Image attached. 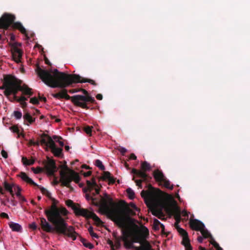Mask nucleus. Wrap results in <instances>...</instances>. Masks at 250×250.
Segmentation results:
<instances>
[{
	"instance_id": "aec40b11",
	"label": "nucleus",
	"mask_w": 250,
	"mask_h": 250,
	"mask_svg": "<svg viewBox=\"0 0 250 250\" xmlns=\"http://www.w3.org/2000/svg\"><path fill=\"white\" fill-rule=\"evenodd\" d=\"M19 176L23 181L27 183L34 186H39V185L35 183L32 179L29 178L25 172H21Z\"/></svg>"
},
{
	"instance_id": "393cba45",
	"label": "nucleus",
	"mask_w": 250,
	"mask_h": 250,
	"mask_svg": "<svg viewBox=\"0 0 250 250\" xmlns=\"http://www.w3.org/2000/svg\"><path fill=\"white\" fill-rule=\"evenodd\" d=\"M85 198L88 201H91L92 204L95 206H99L100 205V202L97 201L96 202H95L94 200L96 199V198L91 196L89 194H86Z\"/></svg>"
},
{
	"instance_id": "49530a36",
	"label": "nucleus",
	"mask_w": 250,
	"mask_h": 250,
	"mask_svg": "<svg viewBox=\"0 0 250 250\" xmlns=\"http://www.w3.org/2000/svg\"><path fill=\"white\" fill-rule=\"evenodd\" d=\"M30 103L33 104H39V100L36 97H33L30 99Z\"/></svg>"
},
{
	"instance_id": "a211bd4d",
	"label": "nucleus",
	"mask_w": 250,
	"mask_h": 250,
	"mask_svg": "<svg viewBox=\"0 0 250 250\" xmlns=\"http://www.w3.org/2000/svg\"><path fill=\"white\" fill-rule=\"evenodd\" d=\"M49 143L51 144V146L49 148L54 156L58 157H62V148L57 147L54 141L52 139H50Z\"/></svg>"
},
{
	"instance_id": "3c124183",
	"label": "nucleus",
	"mask_w": 250,
	"mask_h": 250,
	"mask_svg": "<svg viewBox=\"0 0 250 250\" xmlns=\"http://www.w3.org/2000/svg\"><path fill=\"white\" fill-rule=\"evenodd\" d=\"M11 128L14 132H16L18 134H19L20 130L18 127L16 126H12Z\"/></svg>"
},
{
	"instance_id": "603ef678",
	"label": "nucleus",
	"mask_w": 250,
	"mask_h": 250,
	"mask_svg": "<svg viewBox=\"0 0 250 250\" xmlns=\"http://www.w3.org/2000/svg\"><path fill=\"white\" fill-rule=\"evenodd\" d=\"M79 91H80V88H75L69 90L68 92L70 93H74Z\"/></svg>"
},
{
	"instance_id": "7ed1b4c3",
	"label": "nucleus",
	"mask_w": 250,
	"mask_h": 250,
	"mask_svg": "<svg viewBox=\"0 0 250 250\" xmlns=\"http://www.w3.org/2000/svg\"><path fill=\"white\" fill-rule=\"evenodd\" d=\"M35 71L42 81L52 88H65L73 83H78L87 82L94 85H97L93 80L83 78L79 75L59 72L57 69L53 72L52 70L43 69L37 65Z\"/></svg>"
},
{
	"instance_id": "1a4fd4ad",
	"label": "nucleus",
	"mask_w": 250,
	"mask_h": 250,
	"mask_svg": "<svg viewBox=\"0 0 250 250\" xmlns=\"http://www.w3.org/2000/svg\"><path fill=\"white\" fill-rule=\"evenodd\" d=\"M148 235V229L145 227H143L142 229H140L139 236H136L134 240V242L140 244V246L134 247L135 250H154L150 243L146 240Z\"/></svg>"
},
{
	"instance_id": "774afa93",
	"label": "nucleus",
	"mask_w": 250,
	"mask_h": 250,
	"mask_svg": "<svg viewBox=\"0 0 250 250\" xmlns=\"http://www.w3.org/2000/svg\"><path fill=\"white\" fill-rule=\"evenodd\" d=\"M203 238H204L203 236H198V238H197L198 241L199 243H202L203 241Z\"/></svg>"
},
{
	"instance_id": "0eeeda50",
	"label": "nucleus",
	"mask_w": 250,
	"mask_h": 250,
	"mask_svg": "<svg viewBox=\"0 0 250 250\" xmlns=\"http://www.w3.org/2000/svg\"><path fill=\"white\" fill-rule=\"evenodd\" d=\"M15 19V16L4 13L0 18V29H3L4 30L3 33L5 34V30H8L11 25L12 29L19 30L28 38L25 28L20 22H14Z\"/></svg>"
},
{
	"instance_id": "e433bc0d",
	"label": "nucleus",
	"mask_w": 250,
	"mask_h": 250,
	"mask_svg": "<svg viewBox=\"0 0 250 250\" xmlns=\"http://www.w3.org/2000/svg\"><path fill=\"white\" fill-rule=\"evenodd\" d=\"M93 128V126H90L87 125L83 128L84 131L88 135L92 136V129Z\"/></svg>"
},
{
	"instance_id": "cd10ccee",
	"label": "nucleus",
	"mask_w": 250,
	"mask_h": 250,
	"mask_svg": "<svg viewBox=\"0 0 250 250\" xmlns=\"http://www.w3.org/2000/svg\"><path fill=\"white\" fill-rule=\"evenodd\" d=\"M81 242L83 243V246L89 249H92L94 248V246L92 244L88 242L85 239L81 238Z\"/></svg>"
},
{
	"instance_id": "4d7b16f0",
	"label": "nucleus",
	"mask_w": 250,
	"mask_h": 250,
	"mask_svg": "<svg viewBox=\"0 0 250 250\" xmlns=\"http://www.w3.org/2000/svg\"><path fill=\"white\" fill-rule=\"evenodd\" d=\"M129 206H130L132 208H133L135 210H138V208L137 206L133 203H130L129 204Z\"/></svg>"
},
{
	"instance_id": "4c0bfd02",
	"label": "nucleus",
	"mask_w": 250,
	"mask_h": 250,
	"mask_svg": "<svg viewBox=\"0 0 250 250\" xmlns=\"http://www.w3.org/2000/svg\"><path fill=\"white\" fill-rule=\"evenodd\" d=\"M95 164L100 169L102 170H104V166L103 165L102 162L100 160H96L95 162Z\"/></svg>"
},
{
	"instance_id": "9b49d317",
	"label": "nucleus",
	"mask_w": 250,
	"mask_h": 250,
	"mask_svg": "<svg viewBox=\"0 0 250 250\" xmlns=\"http://www.w3.org/2000/svg\"><path fill=\"white\" fill-rule=\"evenodd\" d=\"M73 211L76 216H81L87 219H92L97 226L103 224V222L93 212L89 211L87 209L81 208L80 205H78L77 207L73 208Z\"/></svg>"
},
{
	"instance_id": "8fccbe9b",
	"label": "nucleus",
	"mask_w": 250,
	"mask_h": 250,
	"mask_svg": "<svg viewBox=\"0 0 250 250\" xmlns=\"http://www.w3.org/2000/svg\"><path fill=\"white\" fill-rule=\"evenodd\" d=\"M119 151L121 152V153L123 155H125V153L127 151V150L123 147H120L119 149H118Z\"/></svg>"
},
{
	"instance_id": "2f4dec72",
	"label": "nucleus",
	"mask_w": 250,
	"mask_h": 250,
	"mask_svg": "<svg viewBox=\"0 0 250 250\" xmlns=\"http://www.w3.org/2000/svg\"><path fill=\"white\" fill-rule=\"evenodd\" d=\"M37 187L40 189L41 191L42 192V194H45L47 197L51 199V194L47 190H46L43 187H41L39 185V186H37Z\"/></svg>"
},
{
	"instance_id": "58836bf2",
	"label": "nucleus",
	"mask_w": 250,
	"mask_h": 250,
	"mask_svg": "<svg viewBox=\"0 0 250 250\" xmlns=\"http://www.w3.org/2000/svg\"><path fill=\"white\" fill-rule=\"evenodd\" d=\"M122 240V237H115V246L117 249H119L121 247V241Z\"/></svg>"
},
{
	"instance_id": "b1692460",
	"label": "nucleus",
	"mask_w": 250,
	"mask_h": 250,
	"mask_svg": "<svg viewBox=\"0 0 250 250\" xmlns=\"http://www.w3.org/2000/svg\"><path fill=\"white\" fill-rule=\"evenodd\" d=\"M80 91H82L83 94L84 95H83V96H85L86 97H90V98H91L92 99V100H93V101H87L85 102V104L86 105H87V103L88 102L89 103H96V101L94 99V98L92 97H91V96H90L88 93V92L84 89H83V88H80Z\"/></svg>"
},
{
	"instance_id": "ddd939ff",
	"label": "nucleus",
	"mask_w": 250,
	"mask_h": 250,
	"mask_svg": "<svg viewBox=\"0 0 250 250\" xmlns=\"http://www.w3.org/2000/svg\"><path fill=\"white\" fill-rule=\"evenodd\" d=\"M165 208L168 214L174 216L175 222H177V224H179L181 220L180 208L176 204L172 205L167 203L165 206Z\"/></svg>"
},
{
	"instance_id": "e2e57ef3",
	"label": "nucleus",
	"mask_w": 250,
	"mask_h": 250,
	"mask_svg": "<svg viewBox=\"0 0 250 250\" xmlns=\"http://www.w3.org/2000/svg\"><path fill=\"white\" fill-rule=\"evenodd\" d=\"M181 214L185 217H188V212L186 210H183L182 212L181 211Z\"/></svg>"
},
{
	"instance_id": "2eb2a0df",
	"label": "nucleus",
	"mask_w": 250,
	"mask_h": 250,
	"mask_svg": "<svg viewBox=\"0 0 250 250\" xmlns=\"http://www.w3.org/2000/svg\"><path fill=\"white\" fill-rule=\"evenodd\" d=\"M44 168L47 174L50 176L53 175L57 169L55 161L53 159L47 157V161L44 162Z\"/></svg>"
},
{
	"instance_id": "72a5a7b5",
	"label": "nucleus",
	"mask_w": 250,
	"mask_h": 250,
	"mask_svg": "<svg viewBox=\"0 0 250 250\" xmlns=\"http://www.w3.org/2000/svg\"><path fill=\"white\" fill-rule=\"evenodd\" d=\"M126 193L128 195V198L130 199H133L135 197V193L134 191L130 188H128L126 189Z\"/></svg>"
},
{
	"instance_id": "7c9ffc66",
	"label": "nucleus",
	"mask_w": 250,
	"mask_h": 250,
	"mask_svg": "<svg viewBox=\"0 0 250 250\" xmlns=\"http://www.w3.org/2000/svg\"><path fill=\"white\" fill-rule=\"evenodd\" d=\"M161 183H163L164 187L167 188L172 189L173 188V185H170V182L166 178Z\"/></svg>"
},
{
	"instance_id": "c756f323",
	"label": "nucleus",
	"mask_w": 250,
	"mask_h": 250,
	"mask_svg": "<svg viewBox=\"0 0 250 250\" xmlns=\"http://www.w3.org/2000/svg\"><path fill=\"white\" fill-rule=\"evenodd\" d=\"M23 119L28 121L30 124H32L35 121V118H33L30 114L28 113H26L23 115Z\"/></svg>"
},
{
	"instance_id": "bb28decb",
	"label": "nucleus",
	"mask_w": 250,
	"mask_h": 250,
	"mask_svg": "<svg viewBox=\"0 0 250 250\" xmlns=\"http://www.w3.org/2000/svg\"><path fill=\"white\" fill-rule=\"evenodd\" d=\"M86 183L88 188V189L90 190H91V189H92L93 188H95L97 186L95 180L94 178L92 179V182L87 180L86 181Z\"/></svg>"
},
{
	"instance_id": "09e8293b",
	"label": "nucleus",
	"mask_w": 250,
	"mask_h": 250,
	"mask_svg": "<svg viewBox=\"0 0 250 250\" xmlns=\"http://www.w3.org/2000/svg\"><path fill=\"white\" fill-rule=\"evenodd\" d=\"M16 189H17V191L16 193V195L17 197H19L20 196H21V188L20 187H19V186H16L15 188V190Z\"/></svg>"
},
{
	"instance_id": "9d476101",
	"label": "nucleus",
	"mask_w": 250,
	"mask_h": 250,
	"mask_svg": "<svg viewBox=\"0 0 250 250\" xmlns=\"http://www.w3.org/2000/svg\"><path fill=\"white\" fill-rule=\"evenodd\" d=\"M141 168L142 170H139L135 168H133L131 171V173L135 175L138 177L141 178V179L140 180H135L134 177H133L132 178V180L135 181L136 186H137L140 188H143L142 185V182H146L147 181V178L149 177V176L146 173V172L150 170L151 167L149 163L146 161H145L142 163Z\"/></svg>"
},
{
	"instance_id": "f03ea898",
	"label": "nucleus",
	"mask_w": 250,
	"mask_h": 250,
	"mask_svg": "<svg viewBox=\"0 0 250 250\" xmlns=\"http://www.w3.org/2000/svg\"><path fill=\"white\" fill-rule=\"evenodd\" d=\"M103 200L102 208L107 216L113 221L119 228H132L136 225L134 220L130 217L135 213L124 201L119 203L114 202L108 195Z\"/></svg>"
},
{
	"instance_id": "680f3d73",
	"label": "nucleus",
	"mask_w": 250,
	"mask_h": 250,
	"mask_svg": "<svg viewBox=\"0 0 250 250\" xmlns=\"http://www.w3.org/2000/svg\"><path fill=\"white\" fill-rule=\"evenodd\" d=\"M18 197L19 198V199L22 201V202H25L26 201V199L22 195Z\"/></svg>"
},
{
	"instance_id": "de8ad7c7",
	"label": "nucleus",
	"mask_w": 250,
	"mask_h": 250,
	"mask_svg": "<svg viewBox=\"0 0 250 250\" xmlns=\"http://www.w3.org/2000/svg\"><path fill=\"white\" fill-rule=\"evenodd\" d=\"M160 227H161V228L162 229V230H161L162 234L166 235L167 236H168L169 233V232H166L165 231V226L163 224L161 223Z\"/></svg>"
},
{
	"instance_id": "0e129e2a",
	"label": "nucleus",
	"mask_w": 250,
	"mask_h": 250,
	"mask_svg": "<svg viewBox=\"0 0 250 250\" xmlns=\"http://www.w3.org/2000/svg\"><path fill=\"white\" fill-rule=\"evenodd\" d=\"M137 157L134 153H131L129 156V159L136 160Z\"/></svg>"
},
{
	"instance_id": "f257e3e1",
	"label": "nucleus",
	"mask_w": 250,
	"mask_h": 250,
	"mask_svg": "<svg viewBox=\"0 0 250 250\" xmlns=\"http://www.w3.org/2000/svg\"><path fill=\"white\" fill-rule=\"evenodd\" d=\"M53 203L48 209L44 210L48 221L43 218H40V225L42 229L46 232H53L62 234L72 238L73 240L76 239L78 233L75 231L72 226H68L63 216H67L68 212L64 208H59L57 206L58 201L52 199Z\"/></svg>"
},
{
	"instance_id": "a18cd8bd",
	"label": "nucleus",
	"mask_w": 250,
	"mask_h": 250,
	"mask_svg": "<svg viewBox=\"0 0 250 250\" xmlns=\"http://www.w3.org/2000/svg\"><path fill=\"white\" fill-rule=\"evenodd\" d=\"M14 115L15 118L17 119H20L22 117V113L21 112L19 111H15L14 112Z\"/></svg>"
},
{
	"instance_id": "f8f14e48",
	"label": "nucleus",
	"mask_w": 250,
	"mask_h": 250,
	"mask_svg": "<svg viewBox=\"0 0 250 250\" xmlns=\"http://www.w3.org/2000/svg\"><path fill=\"white\" fill-rule=\"evenodd\" d=\"M189 226L191 229L196 231H200L204 238H211L210 241L214 240L210 233L206 229L205 225L197 219H191L189 221Z\"/></svg>"
},
{
	"instance_id": "423d86ee",
	"label": "nucleus",
	"mask_w": 250,
	"mask_h": 250,
	"mask_svg": "<svg viewBox=\"0 0 250 250\" xmlns=\"http://www.w3.org/2000/svg\"><path fill=\"white\" fill-rule=\"evenodd\" d=\"M61 168L62 169L60 171V181L61 185L66 187L71 191H73L74 188L71 187L70 183L72 181L77 184L79 183L81 178L79 174L74 170L69 169L66 165L62 166Z\"/></svg>"
},
{
	"instance_id": "338daca9",
	"label": "nucleus",
	"mask_w": 250,
	"mask_h": 250,
	"mask_svg": "<svg viewBox=\"0 0 250 250\" xmlns=\"http://www.w3.org/2000/svg\"><path fill=\"white\" fill-rule=\"evenodd\" d=\"M96 97L99 100H102L103 99V95L101 94H98Z\"/></svg>"
},
{
	"instance_id": "5fc2aeb1",
	"label": "nucleus",
	"mask_w": 250,
	"mask_h": 250,
	"mask_svg": "<svg viewBox=\"0 0 250 250\" xmlns=\"http://www.w3.org/2000/svg\"><path fill=\"white\" fill-rule=\"evenodd\" d=\"M1 155L2 156V157L3 158L6 159V158H7L8 157V154H7V152L5 151V150H2L1 151Z\"/></svg>"
},
{
	"instance_id": "13d9d810",
	"label": "nucleus",
	"mask_w": 250,
	"mask_h": 250,
	"mask_svg": "<svg viewBox=\"0 0 250 250\" xmlns=\"http://www.w3.org/2000/svg\"><path fill=\"white\" fill-rule=\"evenodd\" d=\"M108 244L110 246L111 249L112 250H115L114 249V245L113 244V242L111 240H109L108 241Z\"/></svg>"
},
{
	"instance_id": "052dcab7",
	"label": "nucleus",
	"mask_w": 250,
	"mask_h": 250,
	"mask_svg": "<svg viewBox=\"0 0 250 250\" xmlns=\"http://www.w3.org/2000/svg\"><path fill=\"white\" fill-rule=\"evenodd\" d=\"M53 139L56 141L58 142V141H60L61 139H62V138L61 137H58L56 135H54L53 136Z\"/></svg>"
},
{
	"instance_id": "f3484780",
	"label": "nucleus",
	"mask_w": 250,
	"mask_h": 250,
	"mask_svg": "<svg viewBox=\"0 0 250 250\" xmlns=\"http://www.w3.org/2000/svg\"><path fill=\"white\" fill-rule=\"evenodd\" d=\"M141 196L144 198L146 204L148 205L149 203L154 202L153 192L148 190H142L141 193Z\"/></svg>"
},
{
	"instance_id": "6e6552de",
	"label": "nucleus",
	"mask_w": 250,
	"mask_h": 250,
	"mask_svg": "<svg viewBox=\"0 0 250 250\" xmlns=\"http://www.w3.org/2000/svg\"><path fill=\"white\" fill-rule=\"evenodd\" d=\"M123 234L122 240L124 242V246L126 249L134 248L133 246L135 237L139 236L140 229L137 225L132 228H121Z\"/></svg>"
},
{
	"instance_id": "ea45409f",
	"label": "nucleus",
	"mask_w": 250,
	"mask_h": 250,
	"mask_svg": "<svg viewBox=\"0 0 250 250\" xmlns=\"http://www.w3.org/2000/svg\"><path fill=\"white\" fill-rule=\"evenodd\" d=\"M3 186L5 190L9 191L13 189V185L9 184L7 182L5 181L3 183Z\"/></svg>"
},
{
	"instance_id": "c03bdc74",
	"label": "nucleus",
	"mask_w": 250,
	"mask_h": 250,
	"mask_svg": "<svg viewBox=\"0 0 250 250\" xmlns=\"http://www.w3.org/2000/svg\"><path fill=\"white\" fill-rule=\"evenodd\" d=\"M32 170L35 173L38 174L42 172L43 168L41 167H37V168L32 167Z\"/></svg>"
},
{
	"instance_id": "a19ab883",
	"label": "nucleus",
	"mask_w": 250,
	"mask_h": 250,
	"mask_svg": "<svg viewBox=\"0 0 250 250\" xmlns=\"http://www.w3.org/2000/svg\"><path fill=\"white\" fill-rule=\"evenodd\" d=\"M66 204L68 207H71L73 210L74 207H77L78 204H75L71 200H67L66 201Z\"/></svg>"
},
{
	"instance_id": "37998d69",
	"label": "nucleus",
	"mask_w": 250,
	"mask_h": 250,
	"mask_svg": "<svg viewBox=\"0 0 250 250\" xmlns=\"http://www.w3.org/2000/svg\"><path fill=\"white\" fill-rule=\"evenodd\" d=\"M210 243L214 247L216 250H223V249L220 247L218 243H217L214 240H213V241H210Z\"/></svg>"
},
{
	"instance_id": "69168bd1",
	"label": "nucleus",
	"mask_w": 250,
	"mask_h": 250,
	"mask_svg": "<svg viewBox=\"0 0 250 250\" xmlns=\"http://www.w3.org/2000/svg\"><path fill=\"white\" fill-rule=\"evenodd\" d=\"M92 172L91 171H88L87 172H84L83 175L84 177H88L91 175Z\"/></svg>"
},
{
	"instance_id": "39448f33",
	"label": "nucleus",
	"mask_w": 250,
	"mask_h": 250,
	"mask_svg": "<svg viewBox=\"0 0 250 250\" xmlns=\"http://www.w3.org/2000/svg\"><path fill=\"white\" fill-rule=\"evenodd\" d=\"M62 88V89L60 92L52 94V96L58 99L64 98L67 100H71L75 105L87 109L89 108V107L85 104V102L87 101H93L91 98L83 96L82 95H76L71 97L67 94L68 91L64 88Z\"/></svg>"
},
{
	"instance_id": "f704fd0d",
	"label": "nucleus",
	"mask_w": 250,
	"mask_h": 250,
	"mask_svg": "<svg viewBox=\"0 0 250 250\" xmlns=\"http://www.w3.org/2000/svg\"><path fill=\"white\" fill-rule=\"evenodd\" d=\"M108 195V194H106V193H105V194H104V197H101V200H100H100H99L98 199H97V198H96V199L94 200V201H95V202H96L97 201H98L99 202H100V205L98 207H100V210H101V212H102L103 213H104V214H106V215H107V213H105V212H104V210H103V208H102V205H103V200L104 199H105V198H106V196H105V195Z\"/></svg>"
},
{
	"instance_id": "864d4df0",
	"label": "nucleus",
	"mask_w": 250,
	"mask_h": 250,
	"mask_svg": "<svg viewBox=\"0 0 250 250\" xmlns=\"http://www.w3.org/2000/svg\"><path fill=\"white\" fill-rule=\"evenodd\" d=\"M0 216L2 218H6L7 219H9L8 215L7 213H5V212H2L0 214Z\"/></svg>"
},
{
	"instance_id": "20e7f679",
	"label": "nucleus",
	"mask_w": 250,
	"mask_h": 250,
	"mask_svg": "<svg viewBox=\"0 0 250 250\" xmlns=\"http://www.w3.org/2000/svg\"><path fill=\"white\" fill-rule=\"evenodd\" d=\"M3 84L0 86V89H4V94L7 97L13 94L17 98V94L19 91H21L23 94L31 96L33 95L32 89L26 84L21 85V81L15 76L10 75H4L3 79L1 80Z\"/></svg>"
},
{
	"instance_id": "5701e85b",
	"label": "nucleus",
	"mask_w": 250,
	"mask_h": 250,
	"mask_svg": "<svg viewBox=\"0 0 250 250\" xmlns=\"http://www.w3.org/2000/svg\"><path fill=\"white\" fill-rule=\"evenodd\" d=\"M101 179L103 180H108L111 184H114L115 182L114 178L111 176V174L108 171H104L103 175Z\"/></svg>"
},
{
	"instance_id": "c9c22d12",
	"label": "nucleus",
	"mask_w": 250,
	"mask_h": 250,
	"mask_svg": "<svg viewBox=\"0 0 250 250\" xmlns=\"http://www.w3.org/2000/svg\"><path fill=\"white\" fill-rule=\"evenodd\" d=\"M153 214L161 219H162V217H164L163 213L161 209L154 210Z\"/></svg>"
},
{
	"instance_id": "4be33fe9",
	"label": "nucleus",
	"mask_w": 250,
	"mask_h": 250,
	"mask_svg": "<svg viewBox=\"0 0 250 250\" xmlns=\"http://www.w3.org/2000/svg\"><path fill=\"white\" fill-rule=\"evenodd\" d=\"M9 226L10 229L14 231L21 232L22 230L21 226L18 223H14L13 222H10Z\"/></svg>"
},
{
	"instance_id": "dca6fc26",
	"label": "nucleus",
	"mask_w": 250,
	"mask_h": 250,
	"mask_svg": "<svg viewBox=\"0 0 250 250\" xmlns=\"http://www.w3.org/2000/svg\"><path fill=\"white\" fill-rule=\"evenodd\" d=\"M177 231L183 237L182 244L185 246L186 250H192V247L190 244L188 232L181 228H179Z\"/></svg>"
},
{
	"instance_id": "bf43d9fd",
	"label": "nucleus",
	"mask_w": 250,
	"mask_h": 250,
	"mask_svg": "<svg viewBox=\"0 0 250 250\" xmlns=\"http://www.w3.org/2000/svg\"><path fill=\"white\" fill-rule=\"evenodd\" d=\"M53 139L56 141L58 142V141H60L61 139H62V138L61 137H58L56 135H54L53 136Z\"/></svg>"
},
{
	"instance_id": "a878e982",
	"label": "nucleus",
	"mask_w": 250,
	"mask_h": 250,
	"mask_svg": "<svg viewBox=\"0 0 250 250\" xmlns=\"http://www.w3.org/2000/svg\"><path fill=\"white\" fill-rule=\"evenodd\" d=\"M22 162L25 165L30 166L34 164L35 160L33 159H28L27 158L23 157L22 158Z\"/></svg>"
},
{
	"instance_id": "c85d7f7f",
	"label": "nucleus",
	"mask_w": 250,
	"mask_h": 250,
	"mask_svg": "<svg viewBox=\"0 0 250 250\" xmlns=\"http://www.w3.org/2000/svg\"><path fill=\"white\" fill-rule=\"evenodd\" d=\"M27 100V98L24 97V96H21L19 98V99L18 100V102H20L21 104V106L23 108H25L27 106V103H26V101Z\"/></svg>"
},
{
	"instance_id": "79ce46f5",
	"label": "nucleus",
	"mask_w": 250,
	"mask_h": 250,
	"mask_svg": "<svg viewBox=\"0 0 250 250\" xmlns=\"http://www.w3.org/2000/svg\"><path fill=\"white\" fill-rule=\"evenodd\" d=\"M88 231H89L90 235L93 238H98V235L93 231V228L92 227H89V228L88 229Z\"/></svg>"
},
{
	"instance_id": "412c9836",
	"label": "nucleus",
	"mask_w": 250,
	"mask_h": 250,
	"mask_svg": "<svg viewBox=\"0 0 250 250\" xmlns=\"http://www.w3.org/2000/svg\"><path fill=\"white\" fill-rule=\"evenodd\" d=\"M153 176L157 182L161 183L166 178L163 172L158 169L154 170Z\"/></svg>"
},
{
	"instance_id": "6e6d98bb",
	"label": "nucleus",
	"mask_w": 250,
	"mask_h": 250,
	"mask_svg": "<svg viewBox=\"0 0 250 250\" xmlns=\"http://www.w3.org/2000/svg\"><path fill=\"white\" fill-rule=\"evenodd\" d=\"M29 227H30V228L31 229H33V230H35V229H37V225H36V224L35 223H32L31 224H30V225H29Z\"/></svg>"
},
{
	"instance_id": "6ab92c4d",
	"label": "nucleus",
	"mask_w": 250,
	"mask_h": 250,
	"mask_svg": "<svg viewBox=\"0 0 250 250\" xmlns=\"http://www.w3.org/2000/svg\"><path fill=\"white\" fill-rule=\"evenodd\" d=\"M41 140L40 143L42 145H44L47 147H50L51 144H50V139H52L48 135L43 133L41 136Z\"/></svg>"
},
{
	"instance_id": "473e14b6",
	"label": "nucleus",
	"mask_w": 250,
	"mask_h": 250,
	"mask_svg": "<svg viewBox=\"0 0 250 250\" xmlns=\"http://www.w3.org/2000/svg\"><path fill=\"white\" fill-rule=\"evenodd\" d=\"M161 222L157 219H154L153 223V228L155 230H158L160 229Z\"/></svg>"
},
{
	"instance_id": "4468645a",
	"label": "nucleus",
	"mask_w": 250,
	"mask_h": 250,
	"mask_svg": "<svg viewBox=\"0 0 250 250\" xmlns=\"http://www.w3.org/2000/svg\"><path fill=\"white\" fill-rule=\"evenodd\" d=\"M9 45L11 46V50L13 60L17 62H21L22 56V51L18 48V46L21 45V43L18 42L9 43Z\"/></svg>"
}]
</instances>
